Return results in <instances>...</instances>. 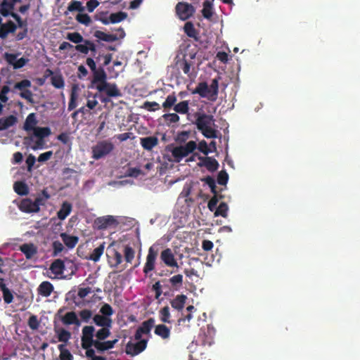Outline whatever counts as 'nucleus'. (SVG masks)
<instances>
[{"label": "nucleus", "instance_id": "1", "mask_svg": "<svg viewBox=\"0 0 360 360\" xmlns=\"http://www.w3.org/2000/svg\"><path fill=\"white\" fill-rule=\"evenodd\" d=\"M194 124L197 129L207 139H215L218 136V131L213 128L214 119L213 115L205 112H195Z\"/></svg>", "mask_w": 360, "mask_h": 360}, {"label": "nucleus", "instance_id": "54", "mask_svg": "<svg viewBox=\"0 0 360 360\" xmlns=\"http://www.w3.org/2000/svg\"><path fill=\"white\" fill-rule=\"evenodd\" d=\"M75 19L79 23L85 26H89L91 23V19L87 13H78Z\"/></svg>", "mask_w": 360, "mask_h": 360}, {"label": "nucleus", "instance_id": "42", "mask_svg": "<svg viewBox=\"0 0 360 360\" xmlns=\"http://www.w3.org/2000/svg\"><path fill=\"white\" fill-rule=\"evenodd\" d=\"M110 23L115 24L119 22H122L127 18V13L123 11H119L117 13H112L110 15Z\"/></svg>", "mask_w": 360, "mask_h": 360}, {"label": "nucleus", "instance_id": "16", "mask_svg": "<svg viewBox=\"0 0 360 360\" xmlns=\"http://www.w3.org/2000/svg\"><path fill=\"white\" fill-rule=\"evenodd\" d=\"M18 207L20 210L25 213H36L40 210V207H38L37 204L29 198L22 200Z\"/></svg>", "mask_w": 360, "mask_h": 360}, {"label": "nucleus", "instance_id": "62", "mask_svg": "<svg viewBox=\"0 0 360 360\" xmlns=\"http://www.w3.org/2000/svg\"><path fill=\"white\" fill-rule=\"evenodd\" d=\"M229 181V174L226 171H221L217 176V182L220 185H226Z\"/></svg>", "mask_w": 360, "mask_h": 360}, {"label": "nucleus", "instance_id": "27", "mask_svg": "<svg viewBox=\"0 0 360 360\" xmlns=\"http://www.w3.org/2000/svg\"><path fill=\"white\" fill-rule=\"evenodd\" d=\"M154 333L162 340H168L170 337V328L165 324H159L155 326Z\"/></svg>", "mask_w": 360, "mask_h": 360}, {"label": "nucleus", "instance_id": "18", "mask_svg": "<svg viewBox=\"0 0 360 360\" xmlns=\"http://www.w3.org/2000/svg\"><path fill=\"white\" fill-rule=\"evenodd\" d=\"M93 73V79L91 83L93 85H103L106 82V72L103 67L96 69Z\"/></svg>", "mask_w": 360, "mask_h": 360}, {"label": "nucleus", "instance_id": "21", "mask_svg": "<svg viewBox=\"0 0 360 360\" xmlns=\"http://www.w3.org/2000/svg\"><path fill=\"white\" fill-rule=\"evenodd\" d=\"M140 143L143 148L146 150L150 151L153 147H156L159 143L158 137L154 136L143 137L140 139Z\"/></svg>", "mask_w": 360, "mask_h": 360}, {"label": "nucleus", "instance_id": "63", "mask_svg": "<svg viewBox=\"0 0 360 360\" xmlns=\"http://www.w3.org/2000/svg\"><path fill=\"white\" fill-rule=\"evenodd\" d=\"M163 117L169 123L177 122L179 120V116L176 113L165 114Z\"/></svg>", "mask_w": 360, "mask_h": 360}, {"label": "nucleus", "instance_id": "6", "mask_svg": "<svg viewBox=\"0 0 360 360\" xmlns=\"http://www.w3.org/2000/svg\"><path fill=\"white\" fill-rule=\"evenodd\" d=\"M175 11L177 16L182 20L189 19L195 13L194 7L186 2H179L176 7Z\"/></svg>", "mask_w": 360, "mask_h": 360}, {"label": "nucleus", "instance_id": "41", "mask_svg": "<svg viewBox=\"0 0 360 360\" xmlns=\"http://www.w3.org/2000/svg\"><path fill=\"white\" fill-rule=\"evenodd\" d=\"M174 110L180 114H187L189 111V101H182L174 106Z\"/></svg>", "mask_w": 360, "mask_h": 360}, {"label": "nucleus", "instance_id": "3", "mask_svg": "<svg viewBox=\"0 0 360 360\" xmlns=\"http://www.w3.org/2000/svg\"><path fill=\"white\" fill-rule=\"evenodd\" d=\"M114 147L110 141H99L91 147V158L94 160L104 158L114 150Z\"/></svg>", "mask_w": 360, "mask_h": 360}, {"label": "nucleus", "instance_id": "61", "mask_svg": "<svg viewBox=\"0 0 360 360\" xmlns=\"http://www.w3.org/2000/svg\"><path fill=\"white\" fill-rule=\"evenodd\" d=\"M176 101V97L174 94H169L163 103L162 106L165 109L170 108L172 106H174Z\"/></svg>", "mask_w": 360, "mask_h": 360}, {"label": "nucleus", "instance_id": "37", "mask_svg": "<svg viewBox=\"0 0 360 360\" xmlns=\"http://www.w3.org/2000/svg\"><path fill=\"white\" fill-rule=\"evenodd\" d=\"M37 123L34 113H30L27 116L25 122L24 124V129L25 131H33L35 129V125Z\"/></svg>", "mask_w": 360, "mask_h": 360}, {"label": "nucleus", "instance_id": "24", "mask_svg": "<svg viewBox=\"0 0 360 360\" xmlns=\"http://www.w3.org/2000/svg\"><path fill=\"white\" fill-rule=\"evenodd\" d=\"M93 323L100 327H111L112 321L110 318L104 316L101 314H96L93 317Z\"/></svg>", "mask_w": 360, "mask_h": 360}, {"label": "nucleus", "instance_id": "44", "mask_svg": "<svg viewBox=\"0 0 360 360\" xmlns=\"http://www.w3.org/2000/svg\"><path fill=\"white\" fill-rule=\"evenodd\" d=\"M51 133V129L49 127H35L33 130V135L41 139L49 136Z\"/></svg>", "mask_w": 360, "mask_h": 360}, {"label": "nucleus", "instance_id": "55", "mask_svg": "<svg viewBox=\"0 0 360 360\" xmlns=\"http://www.w3.org/2000/svg\"><path fill=\"white\" fill-rule=\"evenodd\" d=\"M79 316L81 319V321L84 323H88L90 319H93V312L91 309H84L81 310L79 312Z\"/></svg>", "mask_w": 360, "mask_h": 360}, {"label": "nucleus", "instance_id": "29", "mask_svg": "<svg viewBox=\"0 0 360 360\" xmlns=\"http://www.w3.org/2000/svg\"><path fill=\"white\" fill-rule=\"evenodd\" d=\"M117 340L115 339L114 340H108V341H95L94 347L98 352H104L109 349H112L114 347L115 345L117 342Z\"/></svg>", "mask_w": 360, "mask_h": 360}, {"label": "nucleus", "instance_id": "51", "mask_svg": "<svg viewBox=\"0 0 360 360\" xmlns=\"http://www.w3.org/2000/svg\"><path fill=\"white\" fill-rule=\"evenodd\" d=\"M68 11L70 12L73 11H79L82 12L84 11V7L82 6L80 1H77V0H72L69 4L68 8Z\"/></svg>", "mask_w": 360, "mask_h": 360}, {"label": "nucleus", "instance_id": "36", "mask_svg": "<svg viewBox=\"0 0 360 360\" xmlns=\"http://www.w3.org/2000/svg\"><path fill=\"white\" fill-rule=\"evenodd\" d=\"M184 32L188 37L193 38L195 40H198V32L195 29L194 25L191 21H187L184 27Z\"/></svg>", "mask_w": 360, "mask_h": 360}, {"label": "nucleus", "instance_id": "64", "mask_svg": "<svg viewBox=\"0 0 360 360\" xmlns=\"http://www.w3.org/2000/svg\"><path fill=\"white\" fill-rule=\"evenodd\" d=\"M20 96L22 98L26 99V101L30 103L34 102L33 94L30 90H29V89H27L26 91H24L23 92H20Z\"/></svg>", "mask_w": 360, "mask_h": 360}, {"label": "nucleus", "instance_id": "20", "mask_svg": "<svg viewBox=\"0 0 360 360\" xmlns=\"http://www.w3.org/2000/svg\"><path fill=\"white\" fill-rule=\"evenodd\" d=\"M49 269L56 276H62L65 274V262L63 259H55L50 265Z\"/></svg>", "mask_w": 360, "mask_h": 360}, {"label": "nucleus", "instance_id": "15", "mask_svg": "<svg viewBox=\"0 0 360 360\" xmlns=\"http://www.w3.org/2000/svg\"><path fill=\"white\" fill-rule=\"evenodd\" d=\"M198 159L200 162L198 163V165L200 167H205V168L210 172H214L219 168V165L218 161L212 157L199 156Z\"/></svg>", "mask_w": 360, "mask_h": 360}, {"label": "nucleus", "instance_id": "11", "mask_svg": "<svg viewBox=\"0 0 360 360\" xmlns=\"http://www.w3.org/2000/svg\"><path fill=\"white\" fill-rule=\"evenodd\" d=\"M147 347V340H137L136 343L129 342L126 346V352L131 356L137 355Z\"/></svg>", "mask_w": 360, "mask_h": 360}, {"label": "nucleus", "instance_id": "56", "mask_svg": "<svg viewBox=\"0 0 360 360\" xmlns=\"http://www.w3.org/2000/svg\"><path fill=\"white\" fill-rule=\"evenodd\" d=\"M201 181L208 185L212 193H215V192H217L216 183L214 179L212 176H207L206 177L201 179Z\"/></svg>", "mask_w": 360, "mask_h": 360}, {"label": "nucleus", "instance_id": "50", "mask_svg": "<svg viewBox=\"0 0 360 360\" xmlns=\"http://www.w3.org/2000/svg\"><path fill=\"white\" fill-rule=\"evenodd\" d=\"M212 194H213V196L208 201V209L210 212H213V210H215V208L217 207V202H219V200L224 198V196L221 195H219L217 192H215V193H212Z\"/></svg>", "mask_w": 360, "mask_h": 360}, {"label": "nucleus", "instance_id": "5", "mask_svg": "<svg viewBox=\"0 0 360 360\" xmlns=\"http://www.w3.org/2000/svg\"><path fill=\"white\" fill-rule=\"evenodd\" d=\"M197 147V144L194 141H189L183 146H176L172 150V155L176 162H180L184 158L187 157L190 153H193Z\"/></svg>", "mask_w": 360, "mask_h": 360}, {"label": "nucleus", "instance_id": "4", "mask_svg": "<svg viewBox=\"0 0 360 360\" xmlns=\"http://www.w3.org/2000/svg\"><path fill=\"white\" fill-rule=\"evenodd\" d=\"M66 38L72 43L76 44L74 46L75 51L82 54L88 55V45H86L88 43V39L84 38V37L78 32H68L66 34Z\"/></svg>", "mask_w": 360, "mask_h": 360}, {"label": "nucleus", "instance_id": "12", "mask_svg": "<svg viewBox=\"0 0 360 360\" xmlns=\"http://www.w3.org/2000/svg\"><path fill=\"white\" fill-rule=\"evenodd\" d=\"M154 326L155 319L153 318H150L147 321H143L141 325L136 329L134 334V339L136 340H140L142 338V335H148Z\"/></svg>", "mask_w": 360, "mask_h": 360}, {"label": "nucleus", "instance_id": "31", "mask_svg": "<svg viewBox=\"0 0 360 360\" xmlns=\"http://www.w3.org/2000/svg\"><path fill=\"white\" fill-rule=\"evenodd\" d=\"M64 262H65V272L66 274L64 276H63V278H67V277H70V276L75 275L77 270L78 269V267L76 265V264L70 259H65Z\"/></svg>", "mask_w": 360, "mask_h": 360}, {"label": "nucleus", "instance_id": "34", "mask_svg": "<svg viewBox=\"0 0 360 360\" xmlns=\"http://www.w3.org/2000/svg\"><path fill=\"white\" fill-rule=\"evenodd\" d=\"M187 297L184 294L177 295L174 299L170 301L172 307L179 311L184 309L186 302Z\"/></svg>", "mask_w": 360, "mask_h": 360}, {"label": "nucleus", "instance_id": "46", "mask_svg": "<svg viewBox=\"0 0 360 360\" xmlns=\"http://www.w3.org/2000/svg\"><path fill=\"white\" fill-rule=\"evenodd\" d=\"M55 330L58 335V339L60 342H67L70 339L71 333L66 329L59 328L58 330L56 329Z\"/></svg>", "mask_w": 360, "mask_h": 360}, {"label": "nucleus", "instance_id": "7", "mask_svg": "<svg viewBox=\"0 0 360 360\" xmlns=\"http://www.w3.org/2000/svg\"><path fill=\"white\" fill-rule=\"evenodd\" d=\"M158 255V249L155 245H151L148 250L146 262L143 267V272L146 275L155 269V261Z\"/></svg>", "mask_w": 360, "mask_h": 360}, {"label": "nucleus", "instance_id": "53", "mask_svg": "<svg viewBox=\"0 0 360 360\" xmlns=\"http://www.w3.org/2000/svg\"><path fill=\"white\" fill-rule=\"evenodd\" d=\"M58 349L60 352V360H72L73 357L71 353L65 348V345H59Z\"/></svg>", "mask_w": 360, "mask_h": 360}, {"label": "nucleus", "instance_id": "60", "mask_svg": "<svg viewBox=\"0 0 360 360\" xmlns=\"http://www.w3.org/2000/svg\"><path fill=\"white\" fill-rule=\"evenodd\" d=\"M100 312L103 316L110 318L114 313V310L110 304L105 303L101 307Z\"/></svg>", "mask_w": 360, "mask_h": 360}, {"label": "nucleus", "instance_id": "13", "mask_svg": "<svg viewBox=\"0 0 360 360\" xmlns=\"http://www.w3.org/2000/svg\"><path fill=\"white\" fill-rule=\"evenodd\" d=\"M118 32H120V35L114 34H108L103 31L97 30L94 32V36L98 39L99 40L105 41H114L119 39H122L125 37L126 34L123 28H119L117 30Z\"/></svg>", "mask_w": 360, "mask_h": 360}, {"label": "nucleus", "instance_id": "40", "mask_svg": "<svg viewBox=\"0 0 360 360\" xmlns=\"http://www.w3.org/2000/svg\"><path fill=\"white\" fill-rule=\"evenodd\" d=\"M229 205L226 202H221L214 210V217L221 216L224 218L228 217Z\"/></svg>", "mask_w": 360, "mask_h": 360}, {"label": "nucleus", "instance_id": "19", "mask_svg": "<svg viewBox=\"0 0 360 360\" xmlns=\"http://www.w3.org/2000/svg\"><path fill=\"white\" fill-rule=\"evenodd\" d=\"M177 65L189 78L195 76L194 68L193 67V63L191 60H187V59L184 58L183 60L178 61Z\"/></svg>", "mask_w": 360, "mask_h": 360}, {"label": "nucleus", "instance_id": "9", "mask_svg": "<svg viewBox=\"0 0 360 360\" xmlns=\"http://www.w3.org/2000/svg\"><path fill=\"white\" fill-rule=\"evenodd\" d=\"M118 222L113 216L107 215L96 218L94 221V227L98 230L106 229L117 225Z\"/></svg>", "mask_w": 360, "mask_h": 360}, {"label": "nucleus", "instance_id": "32", "mask_svg": "<svg viewBox=\"0 0 360 360\" xmlns=\"http://www.w3.org/2000/svg\"><path fill=\"white\" fill-rule=\"evenodd\" d=\"M72 212V204L68 201L63 202L60 210L57 213L58 218L60 220L65 219Z\"/></svg>", "mask_w": 360, "mask_h": 360}, {"label": "nucleus", "instance_id": "10", "mask_svg": "<svg viewBox=\"0 0 360 360\" xmlns=\"http://www.w3.org/2000/svg\"><path fill=\"white\" fill-rule=\"evenodd\" d=\"M107 262L110 267H117L122 262V255L112 247V244L107 248Z\"/></svg>", "mask_w": 360, "mask_h": 360}, {"label": "nucleus", "instance_id": "23", "mask_svg": "<svg viewBox=\"0 0 360 360\" xmlns=\"http://www.w3.org/2000/svg\"><path fill=\"white\" fill-rule=\"evenodd\" d=\"M61 321L65 325H76L80 326L81 322L77 316L75 311H68L60 318Z\"/></svg>", "mask_w": 360, "mask_h": 360}, {"label": "nucleus", "instance_id": "8", "mask_svg": "<svg viewBox=\"0 0 360 360\" xmlns=\"http://www.w3.org/2000/svg\"><path fill=\"white\" fill-rule=\"evenodd\" d=\"M95 328L93 326H86L82 328V346L88 349L94 346L96 340L93 339Z\"/></svg>", "mask_w": 360, "mask_h": 360}, {"label": "nucleus", "instance_id": "49", "mask_svg": "<svg viewBox=\"0 0 360 360\" xmlns=\"http://www.w3.org/2000/svg\"><path fill=\"white\" fill-rule=\"evenodd\" d=\"M51 82L56 89H63L65 85V81L62 75H53L51 78Z\"/></svg>", "mask_w": 360, "mask_h": 360}, {"label": "nucleus", "instance_id": "35", "mask_svg": "<svg viewBox=\"0 0 360 360\" xmlns=\"http://www.w3.org/2000/svg\"><path fill=\"white\" fill-rule=\"evenodd\" d=\"M104 250L105 243H103L99 246L93 250V251L90 253L87 259L95 262L99 261L101 256L103 255Z\"/></svg>", "mask_w": 360, "mask_h": 360}, {"label": "nucleus", "instance_id": "59", "mask_svg": "<svg viewBox=\"0 0 360 360\" xmlns=\"http://www.w3.org/2000/svg\"><path fill=\"white\" fill-rule=\"evenodd\" d=\"M134 255L135 252L134 249L129 245H126L124 248V257L126 262L131 263L134 258Z\"/></svg>", "mask_w": 360, "mask_h": 360}, {"label": "nucleus", "instance_id": "38", "mask_svg": "<svg viewBox=\"0 0 360 360\" xmlns=\"http://www.w3.org/2000/svg\"><path fill=\"white\" fill-rule=\"evenodd\" d=\"M13 189L20 195H26L28 193L27 184L24 181H15L13 184Z\"/></svg>", "mask_w": 360, "mask_h": 360}, {"label": "nucleus", "instance_id": "43", "mask_svg": "<svg viewBox=\"0 0 360 360\" xmlns=\"http://www.w3.org/2000/svg\"><path fill=\"white\" fill-rule=\"evenodd\" d=\"M110 328L111 327H102L101 329L98 330L95 334V337L96 338V340H105L110 335Z\"/></svg>", "mask_w": 360, "mask_h": 360}, {"label": "nucleus", "instance_id": "22", "mask_svg": "<svg viewBox=\"0 0 360 360\" xmlns=\"http://www.w3.org/2000/svg\"><path fill=\"white\" fill-rule=\"evenodd\" d=\"M17 29V25L9 20L6 23L0 25V38L5 39L9 33H13Z\"/></svg>", "mask_w": 360, "mask_h": 360}, {"label": "nucleus", "instance_id": "33", "mask_svg": "<svg viewBox=\"0 0 360 360\" xmlns=\"http://www.w3.org/2000/svg\"><path fill=\"white\" fill-rule=\"evenodd\" d=\"M17 117L14 115H8L7 117L0 118V131L6 130L15 124Z\"/></svg>", "mask_w": 360, "mask_h": 360}, {"label": "nucleus", "instance_id": "14", "mask_svg": "<svg viewBox=\"0 0 360 360\" xmlns=\"http://www.w3.org/2000/svg\"><path fill=\"white\" fill-rule=\"evenodd\" d=\"M96 89L99 92L105 93L109 97H118L122 95L116 84L108 82V81L103 86H96Z\"/></svg>", "mask_w": 360, "mask_h": 360}, {"label": "nucleus", "instance_id": "2", "mask_svg": "<svg viewBox=\"0 0 360 360\" xmlns=\"http://www.w3.org/2000/svg\"><path fill=\"white\" fill-rule=\"evenodd\" d=\"M219 77L212 79L210 86L207 85V82H199L192 94H198L202 98H207L208 100L214 101L219 93Z\"/></svg>", "mask_w": 360, "mask_h": 360}, {"label": "nucleus", "instance_id": "48", "mask_svg": "<svg viewBox=\"0 0 360 360\" xmlns=\"http://www.w3.org/2000/svg\"><path fill=\"white\" fill-rule=\"evenodd\" d=\"M202 13L204 18L207 19H210L212 16V4L210 3L209 0H205L203 4V8L202 10Z\"/></svg>", "mask_w": 360, "mask_h": 360}, {"label": "nucleus", "instance_id": "17", "mask_svg": "<svg viewBox=\"0 0 360 360\" xmlns=\"http://www.w3.org/2000/svg\"><path fill=\"white\" fill-rule=\"evenodd\" d=\"M160 259L167 266L179 267L177 262L169 248L162 250L160 255Z\"/></svg>", "mask_w": 360, "mask_h": 360}, {"label": "nucleus", "instance_id": "26", "mask_svg": "<svg viewBox=\"0 0 360 360\" xmlns=\"http://www.w3.org/2000/svg\"><path fill=\"white\" fill-rule=\"evenodd\" d=\"M27 259H30L37 252V248L33 243H25L20 247Z\"/></svg>", "mask_w": 360, "mask_h": 360}, {"label": "nucleus", "instance_id": "58", "mask_svg": "<svg viewBox=\"0 0 360 360\" xmlns=\"http://www.w3.org/2000/svg\"><path fill=\"white\" fill-rule=\"evenodd\" d=\"M53 252L52 255L56 257L64 250L63 244L59 240H55L52 243Z\"/></svg>", "mask_w": 360, "mask_h": 360}, {"label": "nucleus", "instance_id": "47", "mask_svg": "<svg viewBox=\"0 0 360 360\" xmlns=\"http://www.w3.org/2000/svg\"><path fill=\"white\" fill-rule=\"evenodd\" d=\"M32 86V82L30 80L27 79H22L20 82H16L14 84L13 89L14 90H19L21 92L26 91L27 89H29Z\"/></svg>", "mask_w": 360, "mask_h": 360}, {"label": "nucleus", "instance_id": "25", "mask_svg": "<svg viewBox=\"0 0 360 360\" xmlns=\"http://www.w3.org/2000/svg\"><path fill=\"white\" fill-rule=\"evenodd\" d=\"M14 7L13 3H10L8 0H4L0 4V14L4 17L12 16V14L15 13L13 12Z\"/></svg>", "mask_w": 360, "mask_h": 360}, {"label": "nucleus", "instance_id": "30", "mask_svg": "<svg viewBox=\"0 0 360 360\" xmlns=\"http://www.w3.org/2000/svg\"><path fill=\"white\" fill-rule=\"evenodd\" d=\"M65 246L70 249L73 248L78 243L79 238L75 236H70L66 233H62L60 235Z\"/></svg>", "mask_w": 360, "mask_h": 360}, {"label": "nucleus", "instance_id": "57", "mask_svg": "<svg viewBox=\"0 0 360 360\" xmlns=\"http://www.w3.org/2000/svg\"><path fill=\"white\" fill-rule=\"evenodd\" d=\"M143 108L149 112H154L160 110V105L156 101H146L143 104Z\"/></svg>", "mask_w": 360, "mask_h": 360}, {"label": "nucleus", "instance_id": "52", "mask_svg": "<svg viewBox=\"0 0 360 360\" xmlns=\"http://www.w3.org/2000/svg\"><path fill=\"white\" fill-rule=\"evenodd\" d=\"M77 94L75 91V88L73 87L70 95V100L68 105V110L72 111L77 106Z\"/></svg>", "mask_w": 360, "mask_h": 360}, {"label": "nucleus", "instance_id": "28", "mask_svg": "<svg viewBox=\"0 0 360 360\" xmlns=\"http://www.w3.org/2000/svg\"><path fill=\"white\" fill-rule=\"evenodd\" d=\"M53 285L49 281H44L41 283L37 288V292L42 297H48L53 290Z\"/></svg>", "mask_w": 360, "mask_h": 360}, {"label": "nucleus", "instance_id": "39", "mask_svg": "<svg viewBox=\"0 0 360 360\" xmlns=\"http://www.w3.org/2000/svg\"><path fill=\"white\" fill-rule=\"evenodd\" d=\"M169 282L171 284L173 290H178L183 285V276L181 274L175 275L169 278Z\"/></svg>", "mask_w": 360, "mask_h": 360}, {"label": "nucleus", "instance_id": "45", "mask_svg": "<svg viewBox=\"0 0 360 360\" xmlns=\"http://www.w3.org/2000/svg\"><path fill=\"white\" fill-rule=\"evenodd\" d=\"M160 319L162 323H171L169 307L165 306L159 311Z\"/></svg>", "mask_w": 360, "mask_h": 360}]
</instances>
